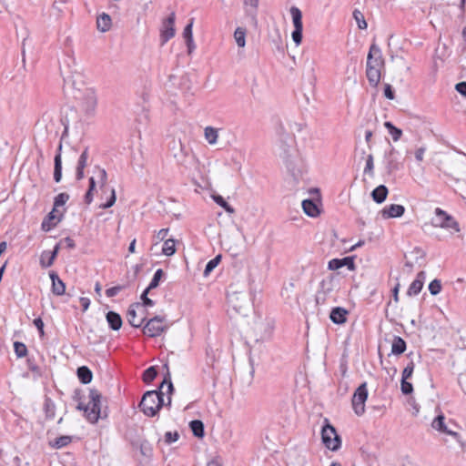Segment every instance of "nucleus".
I'll use <instances>...</instances> for the list:
<instances>
[{
  "instance_id": "obj_42",
  "label": "nucleus",
  "mask_w": 466,
  "mask_h": 466,
  "mask_svg": "<svg viewBox=\"0 0 466 466\" xmlns=\"http://www.w3.org/2000/svg\"><path fill=\"white\" fill-rule=\"evenodd\" d=\"M14 351L18 359L25 357L28 352L25 344L20 341L14 342Z\"/></svg>"
},
{
  "instance_id": "obj_35",
  "label": "nucleus",
  "mask_w": 466,
  "mask_h": 466,
  "mask_svg": "<svg viewBox=\"0 0 466 466\" xmlns=\"http://www.w3.org/2000/svg\"><path fill=\"white\" fill-rule=\"evenodd\" d=\"M384 127L387 128L388 132L391 135L392 139L394 141H398L402 135V130L397 127H395L390 121H386L384 123Z\"/></svg>"
},
{
  "instance_id": "obj_24",
  "label": "nucleus",
  "mask_w": 466,
  "mask_h": 466,
  "mask_svg": "<svg viewBox=\"0 0 466 466\" xmlns=\"http://www.w3.org/2000/svg\"><path fill=\"white\" fill-rule=\"evenodd\" d=\"M381 71L382 69L380 68H374L373 66H366V76L369 81V84L371 86L376 87L380 84L381 78Z\"/></svg>"
},
{
  "instance_id": "obj_44",
  "label": "nucleus",
  "mask_w": 466,
  "mask_h": 466,
  "mask_svg": "<svg viewBox=\"0 0 466 466\" xmlns=\"http://www.w3.org/2000/svg\"><path fill=\"white\" fill-rule=\"evenodd\" d=\"M353 18L355 19L357 25H358V27L361 30L363 29H366L367 26H368V24L365 20V17H364V15L358 9H355L353 11Z\"/></svg>"
},
{
  "instance_id": "obj_2",
  "label": "nucleus",
  "mask_w": 466,
  "mask_h": 466,
  "mask_svg": "<svg viewBox=\"0 0 466 466\" xmlns=\"http://www.w3.org/2000/svg\"><path fill=\"white\" fill-rule=\"evenodd\" d=\"M279 157L283 159L288 171L298 179L301 175V161L299 158L298 151L294 147V139L289 135H285L279 140Z\"/></svg>"
},
{
  "instance_id": "obj_60",
  "label": "nucleus",
  "mask_w": 466,
  "mask_h": 466,
  "mask_svg": "<svg viewBox=\"0 0 466 466\" xmlns=\"http://www.w3.org/2000/svg\"><path fill=\"white\" fill-rule=\"evenodd\" d=\"M64 242L66 243V247L68 248V249H74L76 248V243H75V240L73 238H71L70 237H66L65 238H63L61 241H60V244Z\"/></svg>"
},
{
  "instance_id": "obj_64",
  "label": "nucleus",
  "mask_w": 466,
  "mask_h": 466,
  "mask_svg": "<svg viewBox=\"0 0 466 466\" xmlns=\"http://www.w3.org/2000/svg\"><path fill=\"white\" fill-rule=\"evenodd\" d=\"M459 383L461 387V390L466 394V371L460 375Z\"/></svg>"
},
{
  "instance_id": "obj_49",
  "label": "nucleus",
  "mask_w": 466,
  "mask_h": 466,
  "mask_svg": "<svg viewBox=\"0 0 466 466\" xmlns=\"http://www.w3.org/2000/svg\"><path fill=\"white\" fill-rule=\"evenodd\" d=\"M374 158L371 154L368 155L366 159V166L364 168V173L369 174L370 177L374 176Z\"/></svg>"
},
{
  "instance_id": "obj_21",
  "label": "nucleus",
  "mask_w": 466,
  "mask_h": 466,
  "mask_svg": "<svg viewBox=\"0 0 466 466\" xmlns=\"http://www.w3.org/2000/svg\"><path fill=\"white\" fill-rule=\"evenodd\" d=\"M89 157L88 148L86 147L84 151L80 154L76 168V180H81L84 178V169L87 166V159Z\"/></svg>"
},
{
  "instance_id": "obj_33",
  "label": "nucleus",
  "mask_w": 466,
  "mask_h": 466,
  "mask_svg": "<svg viewBox=\"0 0 466 466\" xmlns=\"http://www.w3.org/2000/svg\"><path fill=\"white\" fill-rule=\"evenodd\" d=\"M212 198H213V200L215 201V203L218 204V206H220L227 213H228V214L235 213L234 208L232 206H230L222 196L213 195Z\"/></svg>"
},
{
  "instance_id": "obj_41",
  "label": "nucleus",
  "mask_w": 466,
  "mask_h": 466,
  "mask_svg": "<svg viewBox=\"0 0 466 466\" xmlns=\"http://www.w3.org/2000/svg\"><path fill=\"white\" fill-rule=\"evenodd\" d=\"M234 37L237 45L239 47H244L246 45V29L238 27L234 32Z\"/></svg>"
},
{
  "instance_id": "obj_9",
  "label": "nucleus",
  "mask_w": 466,
  "mask_h": 466,
  "mask_svg": "<svg viewBox=\"0 0 466 466\" xmlns=\"http://www.w3.org/2000/svg\"><path fill=\"white\" fill-rule=\"evenodd\" d=\"M290 15L292 16V21L294 25V30L291 34L292 40L297 46H299L302 41V13L297 6H292L290 8Z\"/></svg>"
},
{
  "instance_id": "obj_25",
  "label": "nucleus",
  "mask_w": 466,
  "mask_h": 466,
  "mask_svg": "<svg viewBox=\"0 0 466 466\" xmlns=\"http://www.w3.org/2000/svg\"><path fill=\"white\" fill-rule=\"evenodd\" d=\"M304 212L311 218H316L320 214V210L317 203L310 198L304 199L301 203Z\"/></svg>"
},
{
  "instance_id": "obj_23",
  "label": "nucleus",
  "mask_w": 466,
  "mask_h": 466,
  "mask_svg": "<svg viewBox=\"0 0 466 466\" xmlns=\"http://www.w3.org/2000/svg\"><path fill=\"white\" fill-rule=\"evenodd\" d=\"M383 164L387 174L390 176L399 171L401 167L398 157H383Z\"/></svg>"
},
{
  "instance_id": "obj_22",
  "label": "nucleus",
  "mask_w": 466,
  "mask_h": 466,
  "mask_svg": "<svg viewBox=\"0 0 466 466\" xmlns=\"http://www.w3.org/2000/svg\"><path fill=\"white\" fill-rule=\"evenodd\" d=\"M106 319L111 329L119 330L121 329L123 320L120 314L117 312L113 310L108 311L106 315Z\"/></svg>"
},
{
  "instance_id": "obj_11",
  "label": "nucleus",
  "mask_w": 466,
  "mask_h": 466,
  "mask_svg": "<svg viewBox=\"0 0 466 466\" xmlns=\"http://www.w3.org/2000/svg\"><path fill=\"white\" fill-rule=\"evenodd\" d=\"M81 106L86 115H94L97 106V97L94 90L87 89L84 93Z\"/></svg>"
},
{
  "instance_id": "obj_19",
  "label": "nucleus",
  "mask_w": 466,
  "mask_h": 466,
  "mask_svg": "<svg viewBox=\"0 0 466 466\" xmlns=\"http://www.w3.org/2000/svg\"><path fill=\"white\" fill-rule=\"evenodd\" d=\"M179 155L185 156V159H180V157L175 155L177 158V162L184 166L185 167H190L195 162V156L191 153L189 149H187L185 146L180 143V153Z\"/></svg>"
},
{
  "instance_id": "obj_8",
  "label": "nucleus",
  "mask_w": 466,
  "mask_h": 466,
  "mask_svg": "<svg viewBox=\"0 0 466 466\" xmlns=\"http://www.w3.org/2000/svg\"><path fill=\"white\" fill-rule=\"evenodd\" d=\"M176 14L172 12L166 19L163 20L160 28V41L161 46L167 44L172 37H174Z\"/></svg>"
},
{
  "instance_id": "obj_58",
  "label": "nucleus",
  "mask_w": 466,
  "mask_h": 466,
  "mask_svg": "<svg viewBox=\"0 0 466 466\" xmlns=\"http://www.w3.org/2000/svg\"><path fill=\"white\" fill-rule=\"evenodd\" d=\"M384 96L390 100H393L395 98V92L390 84L384 85Z\"/></svg>"
},
{
  "instance_id": "obj_7",
  "label": "nucleus",
  "mask_w": 466,
  "mask_h": 466,
  "mask_svg": "<svg viewBox=\"0 0 466 466\" xmlns=\"http://www.w3.org/2000/svg\"><path fill=\"white\" fill-rule=\"evenodd\" d=\"M368 395L367 382L361 383L354 391L351 404L357 416H361L365 413V402L368 399Z\"/></svg>"
},
{
  "instance_id": "obj_30",
  "label": "nucleus",
  "mask_w": 466,
  "mask_h": 466,
  "mask_svg": "<svg viewBox=\"0 0 466 466\" xmlns=\"http://www.w3.org/2000/svg\"><path fill=\"white\" fill-rule=\"evenodd\" d=\"M189 428L195 437L203 438L205 435L204 423L200 420H193L189 422Z\"/></svg>"
},
{
  "instance_id": "obj_53",
  "label": "nucleus",
  "mask_w": 466,
  "mask_h": 466,
  "mask_svg": "<svg viewBox=\"0 0 466 466\" xmlns=\"http://www.w3.org/2000/svg\"><path fill=\"white\" fill-rule=\"evenodd\" d=\"M95 168L97 170V177L100 183V187H103L106 184L107 180V174L106 171L104 168H101L100 167L96 166Z\"/></svg>"
},
{
  "instance_id": "obj_45",
  "label": "nucleus",
  "mask_w": 466,
  "mask_h": 466,
  "mask_svg": "<svg viewBox=\"0 0 466 466\" xmlns=\"http://www.w3.org/2000/svg\"><path fill=\"white\" fill-rule=\"evenodd\" d=\"M163 276H164L163 269L162 268L157 269L156 272L154 273V276H153L149 285L147 288L149 289H156L159 285V282H160L161 279L163 278Z\"/></svg>"
},
{
  "instance_id": "obj_57",
  "label": "nucleus",
  "mask_w": 466,
  "mask_h": 466,
  "mask_svg": "<svg viewBox=\"0 0 466 466\" xmlns=\"http://www.w3.org/2000/svg\"><path fill=\"white\" fill-rule=\"evenodd\" d=\"M124 289V286L117 285L111 287L106 290V295L108 298H112L116 296L122 289Z\"/></svg>"
},
{
  "instance_id": "obj_36",
  "label": "nucleus",
  "mask_w": 466,
  "mask_h": 466,
  "mask_svg": "<svg viewBox=\"0 0 466 466\" xmlns=\"http://www.w3.org/2000/svg\"><path fill=\"white\" fill-rule=\"evenodd\" d=\"M62 179V158L59 157H54V180L59 183Z\"/></svg>"
},
{
  "instance_id": "obj_5",
  "label": "nucleus",
  "mask_w": 466,
  "mask_h": 466,
  "mask_svg": "<svg viewBox=\"0 0 466 466\" xmlns=\"http://www.w3.org/2000/svg\"><path fill=\"white\" fill-rule=\"evenodd\" d=\"M434 213L435 217L431 219V224L433 227L453 229L456 232L460 231L459 223L452 216L449 215L441 208H436Z\"/></svg>"
},
{
  "instance_id": "obj_55",
  "label": "nucleus",
  "mask_w": 466,
  "mask_h": 466,
  "mask_svg": "<svg viewBox=\"0 0 466 466\" xmlns=\"http://www.w3.org/2000/svg\"><path fill=\"white\" fill-rule=\"evenodd\" d=\"M193 18L190 19V22L185 26L184 30H183V37L185 38V41L186 40H189L190 39H193V32H192V27H193Z\"/></svg>"
},
{
  "instance_id": "obj_50",
  "label": "nucleus",
  "mask_w": 466,
  "mask_h": 466,
  "mask_svg": "<svg viewBox=\"0 0 466 466\" xmlns=\"http://www.w3.org/2000/svg\"><path fill=\"white\" fill-rule=\"evenodd\" d=\"M414 362L410 360L407 366L403 369L401 379L409 380L412 377L413 371H414Z\"/></svg>"
},
{
  "instance_id": "obj_6",
  "label": "nucleus",
  "mask_w": 466,
  "mask_h": 466,
  "mask_svg": "<svg viewBox=\"0 0 466 466\" xmlns=\"http://www.w3.org/2000/svg\"><path fill=\"white\" fill-rule=\"evenodd\" d=\"M165 320V317L162 316H155L148 320L146 319L142 329L143 334L150 338L160 336L167 329L164 325Z\"/></svg>"
},
{
  "instance_id": "obj_31",
  "label": "nucleus",
  "mask_w": 466,
  "mask_h": 466,
  "mask_svg": "<svg viewBox=\"0 0 466 466\" xmlns=\"http://www.w3.org/2000/svg\"><path fill=\"white\" fill-rule=\"evenodd\" d=\"M344 262H350V266H353V258L345 257L343 258H333L329 261L328 268L329 270H337L344 267Z\"/></svg>"
},
{
  "instance_id": "obj_34",
  "label": "nucleus",
  "mask_w": 466,
  "mask_h": 466,
  "mask_svg": "<svg viewBox=\"0 0 466 466\" xmlns=\"http://www.w3.org/2000/svg\"><path fill=\"white\" fill-rule=\"evenodd\" d=\"M445 417L443 414H439L432 421L431 426L434 430L445 433L448 427L444 422Z\"/></svg>"
},
{
  "instance_id": "obj_14",
  "label": "nucleus",
  "mask_w": 466,
  "mask_h": 466,
  "mask_svg": "<svg viewBox=\"0 0 466 466\" xmlns=\"http://www.w3.org/2000/svg\"><path fill=\"white\" fill-rule=\"evenodd\" d=\"M380 213L384 219L400 218L405 213V207L400 204H390L385 206Z\"/></svg>"
},
{
  "instance_id": "obj_39",
  "label": "nucleus",
  "mask_w": 466,
  "mask_h": 466,
  "mask_svg": "<svg viewBox=\"0 0 466 466\" xmlns=\"http://www.w3.org/2000/svg\"><path fill=\"white\" fill-rule=\"evenodd\" d=\"M221 258H222V256L220 254H218L207 263L206 268L203 272L205 277H208L214 270V268L218 267V265L221 261Z\"/></svg>"
},
{
  "instance_id": "obj_40",
  "label": "nucleus",
  "mask_w": 466,
  "mask_h": 466,
  "mask_svg": "<svg viewBox=\"0 0 466 466\" xmlns=\"http://www.w3.org/2000/svg\"><path fill=\"white\" fill-rule=\"evenodd\" d=\"M72 441V437L68 435H63L56 438L53 442H51V446L55 449H61L67 446Z\"/></svg>"
},
{
  "instance_id": "obj_4",
  "label": "nucleus",
  "mask_w": 466,
  "mask_h": 466,
  "mask_svg": "<svg viewBox=\"0 0 466 466\" xmlns=\"http://www.w3.org/2000/svg\"><path fill=\"white\" fill-rule=\"evenodd\" d=\"M321 440L324 446L332 451H338L341 446L339 435L336 429L328 422V420H326V424L321 430Z\"/></svg>"
},
{
  "instance_id": "obj_52",
  "label": "nucleus",
  "mask_w": 466,
  "mask_h": 466,
  "mask_svg": "<svg viewBox=\"0 0 466 466\" xmlns=\"http://www.w3.org/2000/svg\"><path fill=\"white\" fill-rule=\"evenodd\" d=\"M400 390L404 395H410L413 392V386L408 380H400Z\"/></svg>"
},
{
  "instance_id": "obj_1",
  "label": "nucleus",
  "mask_w": 466,
  "mask_h": 466,
  "mask_svg": "<svg viewBox=\"0 0 466 466\" xmlns=\"http://www.w3.org/2000/svg\"><path fill=\"white\" fill-rule=\"evenodd\" d=\"M163 368L167 371L158 389L145 392L138 404L140 410L147 417L156 416L164 405L168 408L171 407L170 395L174 391V386L168 365L166 363Z\"/></svg>"
},
{
  "instance_id": "obj_20",
  "label": "nucleus",
  "mask_w": 466,
  "mask_h": 466,
  "mask_svg": "<svg viewBox=\"0 0 466 466\" xmlns=\"http://www.w3.org/2000/svg\"><path fill=\"white\" fill-rule=\"evenodd\" d=\"M56 405L55 401L45 395L43 403V412L46 420H53L56 417Z\"/></svg>"
},
{
  "instance_id": "obj_43",
  "label": "nucleus",
  "mask_w": 466,
  "mask_h": 466,
  "mask_svg": "<svg viewBox=\"0 0 466 466\" xmlns=\"http://www.w3.org/2000/svg\"><path fill=\"white\" fill-rule=\"evenodd\" d=\"M176 252L175 239H167L162 247V253L166 256H172Z\"/></svg>"
},
{
  "instance_id": "obj_3",
  "label": "nucleus",
  "mask_w": 466,
  "mask_h": 466,
  "mask_svg": "<svg viewBox=\"0 0 466 466\" xmlns=\"http://www.w3.org/2000/svg\"><path fill=\"white\" fill-rule=\"evenodd\" d=\"M101 400L102 394L98 390L95 388L89 389L88 404L79 402L77 403L76 410H82L85 418L90 423H96L101 417Z\"/></svg>"
},
{
  "instance_id": "obj_61",
  "label": "nucleus",
  "mask_w": 466,
  "mask_h": 466,
  "mask_svg": "<svg viewBox=\"0 0 466 466\" xmlns=\"http://www.w3.org/2000/svg\"><path fill=\"white\" fill-rule=\"evenodd\" d=\"M84 395H83V390L81 389H76L74 390V394L72 396V399L75 400V401H77L78 403L79 402H82V399H83Z\"/></svg>"
},
{
  "instance_id": "obj_48",
  "label": "nucleus",
  "mask_w": 466,
  "mask_h": 466,
  "mask_svg": "<svg viewBox=\"0 0 466 466\" xmlns=\"http://www.w3.org/2000/svg\"><path fill=\"white\" fill-rule=\"evenodd\" d=\"M441 290V282L440 279H435L429 284V291L431 295L436 296Z\"/></svg>"
},
{
  "instance_id": "obj_18",
  "label": "nucleus",
  "mask_w": 466,
  "mask_h": 466,
  "mask_svg": "<svg viewBox=\"0 0 466 466\" xmlns=\"http://www.w3.org/2000/svg\"><path fill=\"white\" fill-rule=\"evenodd\" d=\"M349 311L342 307H335L331 309L329 319L334 324L342 325L347 322Z\"/></svg>"
},
{
  "instance_id": "obj_56",
  "label": "nucleus",
  "mask_w": 466,
  "mask_h": 466,
  "mask_svg": "<svg viewBox=\"0 0 466 466\" xmlns=\"http://www.w3.org/2000/svg\"><path fill=\"white\" fill-rule=\"evenodd\" d=\"M179 434L177 431H167L165 433V442L167 444H171L172 442H175L178 440Z\"/></svg>"
},
{
  "instance_id": "obj_12",
  "label": "nucleus",
  "mask_w": 466,
  "mask_h": 466,
  "mask_svg": "<svg viewBox=\"0 0 466 466\" xmlns=\"http://www.w3.org/2000/svg\"><path fill=\"white\" fill-rule=\"evenodd\" d=\"M57 209L53 208L43 219L41 223V229L45 232H49L51 229L56 227V225L63 219L64 214L56 216L55 213Z\"/></svg>"
},
{
  "instance_id": "obj_10",
  "label": "nucleus",
  "mask_w": 466,
  "mask_h": 466,
  "mask_svg": "<svg viewBox=\"0 0 466 466\" xmlns=\"http://www.w3.org/2000/svg\"><path fill=\"white\" fill-rule=\"evenodd\" d=\"M366 66H373L374 68L380 69H383L385 66V61L382 56L381 49L375 43H372L370 46Z\"/></svg>"
},
{
  "instance_id": "obj_63",
  "label": "nucleus",
  "mask_w": 466,
  "mask_h": 466,
  "mask_svg": "<svg viewBox=\"0 0 466 466\" xmlns=\"http://www.w3.org/2000/svg\"><path fill=\"white\" fill-rule=\"evenodd\" d=\"M425 150V147H421L415 151V158L417 161L420 162L423 160Z\"/></svg>"
},
{
  "instance_id": "obj_26",
  "label": "nucleus",
  "mask_w": 466,
  "mask_h": 466,
  "mask_svg": "<svg viewBox=\"0 0 466 466\" xmlns=\"http://www.w3.org/2000/svg\"><path fill=\"white\" fill-rule=\"evenodd\" d=\"M388 193V187L385 185H380L372 190L371 198L376 203L381 204L386 200Z\"/></svg>"
},
{
  "instance_id": "obj_51",
  "label": "nucleus",
  "mask_w": 466,
  "mask_h": 466,
  "mask_svg": "<svg viewBox=\"0 0 466 466\" xmlns=\"http://www.w3.org/2000/svg\"><path fill=\"white\" fill-rule=\"evenodd\" d=\"M150 290H151V289H147H147L142 292V294H141V296H140V299H141V300H142V303H140V304H141V308H142L143 306H145V307H153V306L155 305V302H154L151 299H149V298L147 297V294L149 293V291H150Z\"/></svg>"
},
{
  "instance_id": "obj_17",
  "label": "nucleus",
  "mask_w": 466,
  "mask_h": 466,
  "mask_svg": "<svg viewBox=\"0 0 466 466\" xmlns=\"http://www.w3.org/2000/svg\"><path fill=\"white\" fill-rule=\"evenodd\" d=\"M49 278L52 281L51 290L56 296H62L66 293V284L59 278L57 272L51 270L49 271Z\"/></svg>"
},
{
  "instance_id": "obj_29",
  "label": "nucleus",
  "mask_w": 466,
  "mask_h": 466,
  "mask_svg": "<svg viewBox=\"0 0 466 466\" xmlns=\"http://www.w3.org/2000/svg\"><path fill=\"white\" fill-rule=\"evenodd\" d=\"M111 24V17L106 13L101 14L96 19L97 29L103 33L110 29Z\"/></svg>"
},
{
  "instance_id": "obj_16",
  "label": "nucleus",
  "mask_w": 466,
  "mask_h": 466,
  "mask_svg": "<svg viewBox=\"0 0 466 466\" xmlns=\"http://www.w3.org/2000/svg\"><path fill=\"white\" fill-rule=\"evenodd\" d=\"M425 279H426L425 271H420L417 274L416 279L410 283V285L407 290V295L410 297L418 295L423 288Z\"/></svg>"
},
{
  "instance_id": "obj_27",
  "label": "nucleus",
  "mask_w": 466,
  "mask_h": 466,
  "mask_svg": "<svg viewBox=\"0 0 466 466\" xmlns=\"http://www.w3.org/2000/svg\"><path fill=\"white\" fill-rule=\"evenodd\" d=\"M407 349L406 341L400 336H394L391 344V353L393 355H400Z\"/></svg>"
},
{
  "instance_id": "obj_15",
  "label": "nucleus",
  "mask_w": 466,
  "mask_h": 466,
  "mask_svg": "<svg viewBox=\"0 0 466 466\" xmlns=\"http://www.w3.org/2000/svg\"><path fill=\"white\" fill-rule=\"evenodd\" d=\"M136 308H141V304L139 302H137L135 304L130 305L127 312V319L128 323L133 328H141L145 323L147 318L144 316L140 319H137Z\"/></svg>"
},
{
  "instance_id": "obj_38",
  "label": "nucleus",
  "mask_w": 466,
  "mask_h": 466,
  "mask_svg": "<svg viewBox=\"0 0 466 466\" xmlns=\"http://www.w3.org/2000/svg\"><path fill=\"white\" fill-rule=\"evenodd\" d=\"M55 259L50 256L49 250H44L40 255L39 264L43 268H47L54 264Z\"/></svg>"
},
{
  "instance_id": "obj_28",
  "label": "nucleus",
  "mask_w": 466,
  "mask_h": 466,
  "mask_svg": "<svg viewBox=\"0 0 466 466\" xmlns=\"http://www.w3.org/2000/svg\"><path fill=\"white\" fill-rule=\"evenodd\" d=\"M76 375L79 381L83 384H88L92 381L93 373L86 366H81L76 370Z\"/></svg>"
},
{
  "instance_id": "obj_37",
  "label": "nucleus",
  "mask_w": 466,
  "mask_h": 466,
  "mask_svg": "<svg viewBox=\"0 0 466 466\" xmlns=\"http://www.w3.org/2000/svg\"><path fill=\"white\" fill-rule=\"evenodd\" d=\"M157 376V370L155 366H150L143 372V381L147 384L152 382Z\"/></svg>"
},
{
  "instance_id": "obj_62",
  "label": "nucleus",
  "mask_w": 466,
  "mask_h": 466,
  "mask_svg": "<svg viewBox=\"0 0 466 466\" xmlns=\"http://www.w3.org/2000/svg\"><path fill=\"white\" fill-rule=\"evenodd\" d=\"M79 301H80L83 311L87 310L90 306V299L86 297H81L79 299Z\"/></svg>"
},
{
  "instance_id": "obj_13",
  "label": "nucleus",
  "mask_w": 466,
  "mask_h": 466,
  "mask_svg": "<svg viewBox=\"0 0 466 466\" xmlns=\"http://www.w3.org/2000/svg\"><path fill=\"white\" fill-rule=\"evenodd\" d=\"M130 444L133 449L139 450L142 456L146 458H151L153 456V447L147 440L133 439L130 440Z\"/></svg>"
},
{
  "instance_id": "obj_46",
  "label": "nucleus",
  "mask_w": 466,
  "mask_h": 466,
  "mask_svg": "<svg viewBox=\"0 0 466 466\" xmlns=\"http://www.w3.org/2000/svg\"><path fill=\"white\" fill-rule=\"evenodd\" d=\"M27 368L30 371H32L36 377H41L42 372L40 367L36 364L34 358H28L26 360Z\"/></svg>"
},
{
  "instance_id": "obj_32",
  "label": "nucleus",
  "mask_w": 466,
  "mask_h": 466,
  "mask_svg": "<svg viewBox=\"0 0 466 466\" xmlns=\"http://www.w3.org/2000/svg\"><path fill=\"white\" fill-rule=\"evenodd\" d=\"M204 136L208 144L215 145L218 142V129L213 127H206Z\"/></svg>"
},
{
  "instance_id": "obj_59",
  "label": "nucleus",
  "mask_w": 466,
  "mask_h": 466,
  "mask_svg": "<svg viewBox=\"0 0 466 466\" xmlns=\"http://www.w3.org/2000/svg\"><path fill=\"white\" fill-rule=\"evenodd\" d=\"M455 90L461 96L466 97V82H459L455 85Z\"/></svg>"
},
{
  "instance_id": "obj_54",
  "label": "nucleus",
  "mask_w": 466,
  "mask_h": 466,
  "mask_svg": "<svg viewBox=\"0 0 466 466\" xmlns=\"http://www.w3.org/2000/svg\"><path fill=\"white\" fill-rule=\"evenodd\" d=\"M116 200V190H115V188H111V194H110L109 198L107 199V201L106 203L101 204L100 208L103 209L109 208L115 205Z\"/></svg>"
},
{
  "instance_id": "obj_47",
  "label": "nucleus",
  "mask_w": 466,
  "mask_h": 466,
  "mask_svg": "<svg viewBox=\"0 0 466 466\" xmlns=\"http://www.w3.org/2000/svg\"><path fill=\"white\" fill-rule=\"evenodd\" d=\"M68 199L69 195L67 193H59L55 197L53 208L56 209L58 207L64 206L68 201Z\"/></svg>"
}]
</instances>
